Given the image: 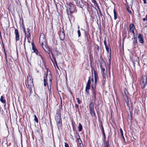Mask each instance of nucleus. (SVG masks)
Segmentation results:
<instances>
[{
  "mask_svg": "<svg viewBox=\"0 0 147 147\" xmlns=\"http://www.w3.org/2000/svg\"><path fill=\"white\" fill-rule=\"evenodd\" d=\"M94 82H93L91 85L92 97V99L95 101L96 100V92L98 90V88L97 86V80L98 76L96 71L94 70Z\"/></svg>",
  "mask_w": 147,
  "mask_h": 147,
  "instance_id": "1",
  "label": "nucleus"
},
{
  "mask_svg": "<svg viewBox=\"0 0 147 147\" xmlns=\"http://www.w3.org/2000/svg\"><path fill=\"white\" fill-rule=\"evenodd\" d=\"M75 9V6L73 4H71L68 5L67 7V15H68L69 13V14H70L74 12Z\"/></svg>",
  "mask_w": 147,
  "mask_h": 147,
  "instance_id": "2",
  "label": "nucleus"
},
{
  "mask_svg": "<svg viewBox=\"0 0 147 147\" xmlns=\"http://www.w3.org/2000/svg\"><path fill=\"white\" fill-rule=\"evenodd\" d=\"M141 81L142 88H144L147 85V77L145 76H143Z\"/></svg>",
  "mask_w": 147,
  "mask_h": 147,
  "instance_id": "3",
  "label": "nucleus"
},
{
  "mask_svg": "<svg viewBox=\"0 0 147 147\" xmlns=\"http://www.w3.org/2000/svg\"><path fill=\"white\" fill-rule=\"evenodd\" d=\"M124 94H123L124 98L127 105V104H129V94L127 90H126L124 91Z\"/></svg>",
  "mask_w": 147,
  "mask_h": 147,
  "instance_id": "4",
  "label": "nucleus"
},
{
  "mask_svg": "<svg viewBox=\"0 0 147 147\" xmlns=\"http://www.w3.org/2000/svg\"><path fill=\"white\" fill-rule=\"evenodd\" d=\"M100 68L101 69V72L102 74V76L104 78L106 79V71L105 68H106V65L104 66L100 65Z\"/></svg>",
  "mask_w": 147,
  "mask_h": 147,
  "instance_id": "5",
  "label": "nucleus"
},
{
  "mask_svg": "<svg viewBox=\"0 0 147 147\" xmlns=\"http://www.w3.org/2000/svg\"><path fill=\"white\" fill-rule=\"evenodd\" d=\"M55 120L57 122L58 127H60L62 126V121L61 116H56L55 117Z\"/></svg>",
  "mask_w": 147,
  "mask_h": 147,
  "instance_id": "6",
  "label": "nucleus"
},
{
  "mask_svg": "<svg viewBox=\"0 0 147 147\" xmlns=\"http://www.w3.org/2000/svg\"><path fill=\"white\" fill-rule=\"evenodd\" d=\"M39 42L40 43L41 45L42 46L44 43H45L46 42V39L45 38V36L43 34H42L40 37Z\"/></svg>",
  "mask_w": 147,
  "mask_h": 147,
  "instance_id": "7",
  "label": "nucleus"
},
{
  "mask_svg": "<svg viewBox=\"0 0 147 147\" xmlns=\"http://www.w3.org/2000/svg\"><path fill=\"white\" fill-rule=\"evenodd\" d=\"M134 37L132 38V45L134 48H136L138 46L137 38L135 36V35H133Z\"/></svg>",
  "mask_w": 147,
  "mask_h": 147,
  "instance_id": "8",
  "label": "nucleus"
},
{
  "mask_svg": "<svg viewBox=\"0 0 147 147\" xmlns=\"http://www.w3.org/2000/svg\"><path fill=\"white\" fill-rule=\"evenodd\" d=\"M22 28V30H23V32L25 34V36H26V37L27 39L28 40V42H30L29 41V38L31 36V35L30 34V33H27L26 32V29H25L24 26H23Z\"/></svg>",
  "mask_w": 147,
  "mask_h": 147,
  "instance_id": "9",
  "label": "nucleus"
},
{
  "mask_svg": "<svg viewBox=\"0 0 147 147\" xmlns=\"http://www.w3.org/2000/svg\"><path fill=\"white\" fill-rule=\"evenodd\" d=\"M139 42L141 44L144 43V39L143 36L141 34H139L138 36Z\"/></svg>",
  "mask_w": 147,
  "mask_h": 147,
  "instance_id": "10",
  "label": "nucleus"
},
{
  "mask_svg": "<svg viewBox=\"0 0 147 147\" xmlns=\"http://www.w3.org/2000/svg\"><path fill=\"white\" fill-rule=\"evenodd\" d=\"M25 84L27 88L31 89L33 86V82H25Z\"/></svg>",
  "mask_w": 147,
  "mask_h": 147,
  "instance_id": "11",
  "label": "nucleus"
},
{
  "mask_svg": "<svg viewBox=\"0 0 147 147\" xmlns=\"http://www.w3.org/2000/svg\"><path fill=\"white\" fill-rule=\"evenodd\" d=\"M129 30L130 32L133 34V35H135L134 30L136 29L134 26L133 24H131L129 25Z\"/></svg>",
  "mask_w": 147,
  "mask_h": 147,
  "instance_id": "12",
  "label": "nucleus"
},
{
  "mask_svg": "<svg viewBox=\"0 0 147 147\" xmlns=\"http://www.w3.org/2000/svg\"><path fill=\"white\" fill-rule=\"evenodd\" d=\"M49 77V79L50 82V84H51V83L52 82V76L51 75V72L50 71H49L48 69H47V73L46 75V78L47 79V78Z\"/></svg>",
  "mask_w": 147,
  "mask_h": 147,
  "instance_id": "13",
  "label": "nucleus"
},
{
  "mask_svg": "<svg viewBox=\"0 0 147 147\" xmlns=\"http://www.w3.org/2000/svg\"><path fill=\"white\" fill-rule=\"evenodd\" d=\"M14 33L15 34V38L16 41L19 40V35L18 30L17 29H15Z\"/></svg>",
  "mask_w": 147,
  "mask_h": 147,
  "instance_id": "14",
  "label": "nucleus"
},
{
  "mask_svg": "<svg viewBox=\"0 0 147 147\" xmlns=\"http://www.w3.org/2000/svg\"><path fill=\"white\" fill-rule=\"evenodd\" d=\"M111 50H110V53L109 55H107V57L109 59L108 61L107 62V63L109 69L110 67V65L111 64Z\"/></svg>",
  "mask_w": 147,
  "mask_h": 147,
  "instance_id": "15",
  "label": "nucleus"
},
{
  "mask_svg": "<svg viewBox=\"0 0 147 147\" xmlns=\"http://www.w3.org/2000/svg\"><path fill=\"white\" fill-rule=\"evenodd\" d=\"M31 44L32 47V49L33 51V52L35 53L36 54L38 55V51L35 48L34 43L33 42H32Z\"/></svg>",
  "mask_w": 147,
  "mask_h": 147,
  "instance_id": "16",
  "label": "nucleus"
},
{
  "mask_svg": "<svg viewBox=\"0 0 147 147\" xmlns=\"http://www.w3.org/2000/svg\"><path fill=\"white\" fill-rule=\"evenodd\" d=\"M90 113L92 117H95L96 116V114L94 109L92 110H89Z\"/></svg>",
  "mask_w": 147,
  "mask_h": 147,
  "instance_id": "17",
  "label": "nucleus"
},
{
  "mask_svg": "<svg viewBox=\"0 0 147 147\" xmlns=\"http://www.w3.org/2000/svg\"><path fill=\"white\" fill-rule=\"evenodd\" d=\"M0 100L2 103L4 104V106L5 107L6 105V101L5 99H4L3 97V96H1Z\"/></svg>",
  "mask_w": 147,
  "mask_h": 147,
  "instance_id": "18",
  "label": "nucleus"
},
{
  "mask_svg": "<svg viewBox=\"0 0 147 147\" xmlns=\"http://www.w3.org/2000/svg\"><path fill=\"white\" fill-rule=\"evenodd\" d=\"M94 104L92 102H91L89 105V109H94Z\"/></svg>",
  "mask_w": 147,
  "mask_h": 147,
  "instance_id": "19",
  "label": "nucleus"
},
{
  "mask_svg": "<svg viewBox=\"0 0 147 147\" xmlns=\"http://www.w3.org/2000/svg\"><path fill=\"white\" fill-rule=\"evenodd\" d=\"M43 48L46 52H47L49 54V48L48 47L47 45H46L45 46V47H43Z\"/></svg>",
  "mask_w": 147,
  "mask_h": 147,
  "instance_id": "20",
  "label": "nucleus"
},
{
  "mask_svg": "<svg viewBox=\"0 0 147 147\" xmlns=\"http://www.w3.org/2000/svg\"><path fill=\"white\" fill-rule=\"evenodd\" d=\"M61 109H59L57 110V112H56V114L57 115V116H61Z\"/></svg>",
  "mask_w": 147,
  "mask_h": 147,
  "instance_id": "21",
  "label": "nucleus"
},
{
  "mask_svg": "<svg viewBox=\"0 0 147 147\" xmlns=\"http://www.w3.org/2000/svg\"><path fill=\"white\" fill-rule=\"evenodd\" d=\"M59 37L60 39L61 40H63L64 39V32H62L60 33L59 34Z\"/></svg>",
  "mask_w": 147,
  "mask_h": 147,
  "instance_id": "22",
  "label": "nucleus"
},
{
  "mask_svg": "<svg viewBox=\"0 0 147 147\" xmlns=\"http://www.w3.org/2000/svg\"><path fill=\"white\" fill-rule=\"evenodd\" d=\"M31 81V82H33V79L30 76L27 77V81L26 82H28Z\"/></svg>",
  "mask_w": 147,
  "mask_h": 147,
  "instance_id": "23",
  "label": "nucleus"
},
{
  "mask_svg": "<svg viewBox=\"0 0 147 147\" xmlns=\"http://www.w3.org/2000/svg\"><path fill=\"white\" fill-rule=\"evenodd\" d=\"M90 85L86 84V89H85L86 91L88 93L89 91H88V90L89 89H90Z\"/></svg>",
  "mask_w": 147,
  "mask_h": 147,
  "instance_id": "24",
  "label": "nucleus"
},
{
  "mask_svg": "<svg viewBox=\"0 0 147 147\" xmlns=\"http://www.w3.org/2000/svg\"><path fill=\"white\" fill-rule=\"evenodd\" d=\"M85 35L86 38L87 42H89L90 39V35L88 33H86Z\"/></svg>",
  "mask_w": 147,
  "mask_h": 147,
  "instance_id": "25",
  "label": "nucleus"
},
{
  "mask_svg": "<svg viewBox=\"0 0 147 147\" xmlns=\"http://www.w3.org/2000/svg\"><path fill=\"white\" fill-rule=\"evenodd\" d=\"M74 1L76 3V4L78 5H80L81 3H82V0H74Z\"/></svg>",
  "mask_w": 147,
  "mask_h": 147,
  "instance_id": "26",
  "label": "nucleus"
},
{
  "mask_svg": "<svg viewBox=\"0 0 147 147\" xmlns=\"http://www.w3.org/2000/svg\"><path fill=\"white\" fill-rule=\"evenodd\" d=\"M103 66H104V65H106V64L104 59L103 58H102V59H101V60H100V65L103 66Z\"/></svg>",
  "mask_w": 147,
  "mask_h": 147,
  "instance_id": "27",
  "label": "nucleus"
},
{
  "mask_svg": "<svg viewBox=\"0 0 147 147\" xmlns=\"http://www.w3.org/2000/svg\"><path fill=\"white\" fill-rule=\"evenodd\" d=\"M120 130L121 135L123 139V140L124 141L125 139V138H124V136H123V131L122 130V129L121 128H120Z\"/></svg>",
  "mask_w": 147,
  "mask_h": 147,
  "instance_id": "28",
  "label": "nucleus"
},
{
  "mask_svg": "<svg viewBox=\"0 0 147 147\" xmlns=\"http://www.w3.org/2000/svg\"><path fill=\"white\" fill-rule=\"evenodd\" d=\"M82 129V125L80 123L79 124V125L78 126V130L79 132L81 131Z\"/></svg>",
  "mask_w": 147,
  "mask_h": 147,
  "instance_id": "29",
  "label": "nucleus"
},
{
  "mask_svg": "<svg viewBox=\"0 0 147 147\" xmlns=\"http://www.w3.org/2000/svg\"><path fill=\"white\" fill-rule=\"evenodd\" d=\"M100 128L102 132L105 131L104 129V127L103 126V125L101 123V124H100Z\"/></svg>",
  "mask_w": 147,
  "mask_h": 147,
  "instance_id": "30",
  "label": "nucleus"
},
{
  "mask_svg": "<svg viewBox=\"0 0 147 147\" xmlns=\"http://www.w3.org/2000/svg\"><path fill=\"white\" fill-rule=\"evenodd\" d=\"M114 14V19L116 20L117 19V15L116 11L115 9L113 10Z\"/></svg>",
  "mask_w": 147,
  "mask_h": 147,
  "instance_id": "31",
  "label": "nucleus"
},
{
  "mask_svg": "<svg viewBox=\"0 0 147 147\" xmlns=\"http://www.w3.org/2000/svg\"><path fill=\"white\" fill-rule=\"evenodd\" d=\"M102 133L103 134V137H104L103 138V140L104 142H105L106 141V137L105 136V131L104 132H102Z\"/></svg>",
  "mask_w": 147,
  "mask_h": 147,
  "instance_id": "32",
  "label": "nucleus"
},
{
  "mask_svg": "<svg viewBox=\"0 0 147 147\" xmlns=\"http://www.w3.org/2000/svg\"><path fill=\"white\" fill-rule=\"evenodd\" d=\"M44 85L45 86H46L47 85H48L47 81V80H46V79L45 78H44Z\"/></svg>",
  "mask_w": 147,
  "mask_h": 147,
  "instance_id": "33",
  "label": "nucleus"
},
{
  "mask_svg": "<svg viewBox=\"0 0 147 147\" xmlns=\"http://www.w3.org/2000/svg\"><path fill=\"white\" fill-rule=\"evenodd\" d=\"M91 82V79H90V78L89 77V78L88 80V81L87 82V84H88V85H90Z\"/></svg>",
  "mask_w": 147,
  "mask_h": 147,
  "instance_id": "34",
  "label": "nucleus"
},
{
  "mask_svg": "<svg viewBox=\"0 0 147 147\" xmlns=\"http://www.w3.org/2000/svg\"><path fill=\"white\" fill-rule=\"evenodd\" d=\"M34 121L38 123V118H37L36 116V115H34Z\"/></svg>",
  "mask_w": 147,
  "mask_h": 147,
  "instance_id": "35",
  "label": "nucleus"
},
{
  "mask_svg": "<svg viewBox=\"0 0 147 147\" xmlns=\"http://www.w3.org/2000/svg\"><path fill=\"white\" fill-rule=\"evenodd\" d=\"M95 4V6H96L97 8H98V10H99V11H100V9L99 8V6H98V4H97V3H96V4Z\"/></svg>",
  "mask_w": 147,
  "mask_h": 147,
  "instance_id": "36",
  "label": "nucleus"
},
{
  "mask_svg": "<svg viewBox=\"0 0 147 147\" xmlns=\"http://www.w3.org/2000/svg\"><path fill=\"white\" fill-rule=\"evenodd\" d=\"M107 139H108V140L106 141V146H109V137L107 138Z\"/></svg>",
  "mask_w": 147,
  "mask_h": 147,
  "instance_id": "37",
  "label": "nucleus"
},
{
  "mask_svg": "<svg viewBox=\"0 0 147 147\" xmlns=\"http://www.w3.org/2000/svg\"><path fill=\"white\" fill-rule=\"evenodd\" d=\"M95 47L97 49L98 51H99V47L98 45L96 44L95 45Z\"/></svg>",
  "mask_w": 147,
  "mask_h": 147,
  "instance_id": "38",
  "label": "nucleus"
},
{
  "mask_svg": "<svg viewBox=\"0 0 147 147\" xmlns=\"http://www.w3.org/2000/svg\"><path fill=\"white\" fill-rule=\"evenodd\" d=\"M77 33L78 34V37H80L81 36V33L79 30H78Z\"/></svg>",
  "mask_w": 147,
  "mask_h": 147,
  "instance_id": "39",
  "label": "nucleus"
},
{
  "mask_svg": "<svg viewBox=\"0 0 147 147\" xmlns=\"http://www.w3.org/2000/svg\"><path fill=\"white\" fill-rule=\"evenodd\" d=\"M105 48H106V50L107 51V52H109V47L107 46H105Z\"/></svg>",
  "mask_w": 147,
  "mask_h": 147,
  "instance_id": "40",
  "label": "nucleus"
},
{
  "mask_svg": "<svg viewBox=\"0 0 147 147\" xmlns=\"http://www.w3.org/2000/svg\"><path fill=\"white\" fill-rule=\"evenodd\" d=\"M77 102L79 104H80L81 103V101L80 100L79 98H77Z\"/></svg>",
  "mask_w": 147,
  "mask_h": 147,
  "instance_id": "41",
  "label": "nucleus"
},
{
  "mask_svg": "<svg viewBox=\"0 0 147 147\" xmlns=\"http://www.w3.org/2000/svg\"><path fill=\"white\" fill-rule=\"evenodd\" d=\"M48 88L49 90V92H51V86H50V87L48 85H47Z\"/></svg>",
  "mask_w": 147,
  "mask_h": 147,
  "instance_id": "42",
  "label": "nucleus"
},
{
  "mask_svg": "<svg viewBox=\"0 0 147 147\" xmlns=\"http://www.w3.org/2000/svg\"><path fill=\"white\" fill-rule=\"evenodd\" d=\"M104 43L105 46H107V45L106 40L105 39L104 41Z\"/></svg>",
  "mask_w": 147,
  "mask_h": 147,
  "instance_id": "43",
  "label": "nucleus"
},
{
  "mask_svg": "<svg viewBox=\"0 0 147 147\" xmlns=\"http://www.w3.org/2000/svg\"><path fill=\"white\" fill-rule=\"evenodd\" d=\"M26 30H27V33H30V29H29L28 28H27L26 29Z\"/></svg>",
  "mask_w": 147,
  "mask_h": 147,
  "instance_id": "44",
  "label": "nucleus"
},
{
  "mask_svg": "<svg viewBox=\"0 0 147 147\" xmlns=\"http://www.w3.org/2000/svg\"><path fill=\"white\" fill-rule=\"evenodd\" d=\"M65 147H69L68 144L67 143H65Z\"/></svg>",
  "mask_w": 147,
  "mask_h": 147,
  "instance_id": "45",
  "label": "nucleus"
},
{
  "mask_svg": "<svg viewBox=\"0 0 147 147\" xmlns=\"http://www.w3.org/2000/svg\"><path fill=\"white\" fill-rule=\"evenodd\" d=\"M92 1V3H93L94 4H96V3H97L96 1L95 0H91Z\"/></svg>",
  "mask_w": 147,
  "mask_h": 147,
  "instance_id": "46",
  "label": "nucleus"
},
{
  "mask_svg": "<svg viewBox=\"0 0 147 147\" xmlns=\"http://www.w3.org/2000/svg\"><path fill=\"white\" fill-rule=\"evenodd\" d=\"M75 107L78 109L79 108V105L77 104H76L75 105Z\"/></svg>",
  "mask_w": 147,
  "mask_h": 147,
  "instance_id": "47",
  "label": "nucleus"
},
{
  "mask_svg": "<svg viewBox=\"0 0 147 147\" xmlns=\"http://www.w3.org/2000/svg\"><path fill=\"white\" fill-rule=\"evenodd\" d=\"M133 0H131V1H130L131 4H130V5H133Z\"/></svg>",
  "mask_w": 147,
  "mask_h": 147,
  "instance_id": "48",
  "label": "nucleus"
},
{
  "mask_svg": "<svg viewBox=\"0 0 147 147\" xmlns=\"http://www.w3.org/2000/svg\"><path fill=\"white\" fill-rule=\"evenodd\" d=\"M127 11L128 12H129V13H131V11H130L128 9H127Z\"/></svg>",
  "mask_w": 147,
  "mask_h": 147,
  "instance_id": "49",
  "label": "nucleus"
},
{
  "mask_svg": "<svg viewBox=\"0 0 147 147\" xmlns=\"http://www.w3.org/2000/svg\"><path fill=\"white\" fill-rule=\"evenodd\" d=\"M55 52H56V53H57V54H57V55H58V52H59V51H58L57 50H55Z\"/></svg>",
  "mask_w": 147,
  "mask_h": 147,
  "instance_id": "50",
  "label": "nucleus"
},
{
  "mask_svg": "<svg viewBox=\"0 0 147 147\" xmlns=\"http://www.w3.org/2000/svg\"><path fill=\"white\" fill-rule=\"evenodd\" d=\"M99 12L100 13V16H102V14L101 12V11L100 10V11H99Z\"/></svg>",
  "mask_w": 147,
  "mask_h": 147,
  "instance_id": "51",
  "label": "nucleus"
},
{
  "mask_svg": "<svg viewBox=\"0 0 147 147\" xmlns=\"http://www.w3.org/2000/svg\"><path fill=\"white\" fill-rule=\"evenodd\" d=\"M144 1V3H146V0H143Z\"/></svg>",
  "mask_w": 147,
  "mask_h": 147,
  "instance_id": "52",
  "label": "nucleus"
},
{
  "mask_svg": "<svg viewBox=\"0 0 147 147\" xmlns=\"http://www.w3.org/2000/svg\"><path fill=\"white\" fill-rule=\"evenodd\" d=\"M143 20L144 21H145L146 20V18H143Z\"/></svg>",
  "mask_w": 147,
  "mask_h": 147,
  "instance_id": "53",
  "label": "nucleus"
},
{
  "mask_svg": "<svg viewBox=\"0 0 147 147\" xmlns=\"http://www.w3.org/2000/svg\"><path fill=\"white\" fill-rule=\"evenodd\" d=\"M26 36H25V38H24V42H25V41L26 40Z\"/></svg>",
  "mask_w": 147,
  "mask_h": 147,
  "instance_id": "54",
  "label": "nucleus"
},
{
  "mask_svg": "<svg viewBox=\"0 0 147 147\" xmlns=\"http://www.w3.org/2000/svg\"><path fill=\"white\" fill-rule=\"evenodd\" d=\"M39 56H40V58H41V59H42V57L41 55H39Z\"/></svg>",
  "mask_w": 147,
  "mask_h": 147,
  "instance_id": "55",
  "label": "nucleus"
},
{
  "mask_svg": "<svg viewBox=\"0 0 147 147\" xmlns=\"http://www.w3.org/2000/svg\"><path fill=\"white\" fill-rule=\"evenodd\" d=\"M5 60H6V62L7 63V58H5Z\"/></svg>",
  "mask_w": 147,
  "mask_h": 147,
  "instance_id": "56",
  "label": "nucleus"
},
{
  "mask_svg": "<svg viewBox=\"0 0 147 147\" xmlns=\"http://www.w3.org/2000/svg\"><path fill=\"white\" fill-rule=\"evenodd\" d=\"M146 19V21H147V14L146 16V17L145 18Z\"/></svg>",
  "mask_w": 147,
  "mask_h": 147,
  "instance_id": "57",
  "label": "nucleus"
},
{
  "mask_svg": "<svg viewBox=\"0 0 147 147\" xmlns=\"http://www.w3.org/2000/svg\"><path fill=\"white\" fill-rule=\"evenodd\" d=\"M94 53H95V54L96 55H97L98 54V53H97V52H95Z\"/></svg>",
  "mask_w": 147,
  "mask_h": 147,
  "instance_id": "58",
  "label": "nucleus"
},
{
  "mask_svg": "<svg viewBox=\"0 0 147 147\" xmlns=\"http://www.w3.org/2000/svg\"><path fill=\"white\" fill-rule=\"evenodd\" d=\"M95 9H96V11H97V13L98 14V11H97V10L96 9V8L95 7H94Z\"/></svg>",
  "mask_w": 147,
  "mask_h": 147,
  "instance_id": "59",
  "label": "nucleus"
},
{
  "mask_svg": "<svg viewBox=\"0 0 147 147\" xmlns=\"http://www.w3.org/2000/svg\"><path fill=\"white\" fill-rule=\"evenodd\" d=\"M102 56L100 57V60H101V59H102Z\"/></svg>",
  "mask_w": 147,
  "mask_h": 147,
  "instance_id": "60",
  "label": "nucleus"
},
{
  "mask_svg": "<svg viewBox=\"0 0 147 147\" xmlns=\"http://www.w3.org/2000/svg\"><path fill=\"white\" fill-rule=\"evenodd\" d=\"M5 58H7V55H6L5 53Z\"/></svg>",
  "mask_w": 147,
  "mask_h": 147,
  "instance_id": "61",
  "label": "nucleus"
},
{
  "mask_svg": "<svg viewBox=\"0 0 147 147\" xmlns=\"http://www.w3.org/2000/svg\"><path fill=\"white\" fill-rule=\"evenodd\" d=\"M105 147H110V146H106Z\"/></svg>",
  "mask_w": 147,
  "mask_h": 147,
  "instance_id": "62",
  "label": "nucleus"
},
{
  "mask_svg": "<svg viewBox=\"0 0 147 147\" xmlns=\"http://www.w3.org/2000/svg\"><path fill=\"white\" fill-rule=\"evenodd\" d=\"M92 81L93 82V81H94V80H93V79H92Z\"/></svg>",
  "mask_w": 147,
  "mask_h": 147,
  "instance_id": "63",
  "label": "nucleus"
},
{
  "mask_svg": "<svg viewBox=\"0 0 147 147\" xmlns=\"http://www.w3.org/2000/svg\"><path fill=\"white\" fill-rule=\"evenodd\" d=\"M52 55L53 56V53H52Z\"/></svg>",
  "mask_w": 147,
  "mask_h": 147,
  "instance_id": "64",
  "label": "nucleus"
}]
</instances>
